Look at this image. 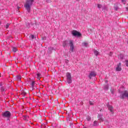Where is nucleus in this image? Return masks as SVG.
I'll use <instances>...</instances> for the list:
<instances>
[{
    "instance_id": "obj_9",
    "label": "nucleus",
    "mask_w": 128,
    "mask_h": 128,
    "mask_svg": "<svg viewBox=\"0 0 128 128\" xmlns=\"http://www.w3.org/2000/svg\"><path fill=\"white\" fill-rule=\"evenodd\" d=\"M98 118L100 122H104V118H102V115L101 114H98Z\"/></svg>"
},
{
    "instance_id": "obj_24",
    "label": "nucleus",
    "mask_w": 128,
    "mask_h": 128,
    "mask_svg": "<svg viewBox=\"0 0 128 128\" xmlns=\"http://www.w3.org/2000/svg\"><path fill=\"white\" fill-rule=\"evenodd\" d=\"M86 120L88 122H90V120H92V118H90V116H87L86 118Z\"/></svg>"
},
{
    "instance_id": "obj_2",
    "label": "nucleus",
    "mask_w": 128,
    "mask_h": 128,
    "mask_svg": "<svg viewBox=\"0 0 128 128\" xmlns=\"http://www.w3.org/2000/svg\"><path fill=\"white\" fill-rule=\"evenodd\" d=\"M125 98H127L128 100V91L124 90L123 92L120 95V98L124 100Z\"/></svg>"
},
{
    "instance_id": "obj_35",
    "label": "nucleus",
    "mask_w": 128,
    "mask_h": 128,
    "mask_svg": "<svg viewBox=\"0 0 128 128\" xmlns=\"http://www.w3.org/2000/svg\"><path fill=\"white\" fill-rule=\"evenodd\" d=\"M30 26V23H28L27 24V28H28Z\"/></svg>"
},
{
    "instance_id": "obj_16",
    "label": "nucleus",
    "mask_w": 128,
    "mask_h": 128,
    "mask_svg": "<svg viewBox=\"0 0 128 128\" xmlns=\"http://www.w3.org/2000/svg\"><path fill=\"white\" fill-rule=\"evenodd\" d=\"M88 42H84L82 43V46H86H86H88Z\"/></svg>"
},
{
    "instance_id": "obj_17",
    "label": "nucleus",
    "mask_w": 128,
    "mask_h": 128,
    "mask_svg": "<svg viewBox=\"0 0 128 128\" xmlns=\"http://www.w3.org/2000/svg\"><path fill=\"white\" fill-rule=\"evenodd\" d=\"M29 116H24V120H26V122H27V120H28Z\"/></svg>"
},
{
    "instance_id": "obj_36",
    "label": "nucleus",
    "mask_w": 128,
    "mask_h": 128,
    "mask_svg": "<svg viewBox=\"0 0 128 128\" xmlns=\"http://www.w3.org/2000/svg\"><path fill=\"white\" fill-rule=\"evenodd\" d=\"M112 56V52H110V56Z\"/></svg>"
},
{
    "instance_id": "obj_11",
    "label": "nucleus",
    "mask_w": 128,
    "mask_h": 128,
    "mask_svg": "<svg viewBox=\"0 0 128 128\" xmlns=\"http://www.w3.org/2000/svg\"><path fill=\"white\" fill-rule=\"evenodd\" d=\"M66 76L67 78V79L72 78V76L70 75V72L66 73Z\"/></svg>"
},
{
    "instance_id": "obj_44",
    "label": "nucleus",
    "mask_w": 128,
    "mask_h": 128,
    "mask_svg": "<svg viewBox=\"0 0 128 128\" xmlns=\"http://www.w3.org/2000/svg\"><path fill=\"white\" fill-rule=\"evenodd\" d=\"M78 2V0H76Z\"/></svg>"
},
{
    "instance_id": "obj_42",
    "label": "nucleus",
    "mask_w": 128,
    "mask_h": 128,
    "mask_svg": "<svg viewBox=\"0 0 128 128\" xmlns=\"http://www.w3.org/2000/svg\"><path fill=\"white\" fill-rule=\"evenodd\" d=\"M68 62V60H66V62Z\"/></svg>"
},
{
    "instance_id": "obj_5",
    "label": "nucleus",
    "mask_w": 128,
    "mask_h": 128,
    "mask_svg": "<svg viewBox=\"0 0 128 128\" xmlns=\"http://www.w3.org/2000/svg\"><path fill=\"white\" fill-rule=\"evenodd\" d=\"M72 34L74 36H78V38H80V36H82V34H80V32H78L76 30L72 31Z\"/></svg>"
},
{
    "instance_id": "obj_8",
    "label": "nucleus",
    "mask_w": 128,
    "mask_h": 128,
    "mask_svg": "<svg viewBox=\"0 0 128 128\" xmlns=\"http://www.w3.org/2000/svg\"><path fill=\"white\" fill-rule=\"evenodd\" d=\"M122 70V64L120 62L116 68V72H120Z\"/></svg>"
},
{
    "instance_id": "obj_1",
    "label": "nucleus",
    "mask_w": 128,
    "mask_h": 128,
    "mask_svg": "<svg viewBox=\"0 0 128 128\" xmlns=\"http://www.w3.org/2000/svg\"><path fill=\"white\" fill-rule=\"evenodd\" d=\"M34 0H26V2L24 5V6L28 12H30V8L32 6V4H34Z\"/></svg>"
},
{
    "instance_id": "obj_15",
    "label": "nucleus",
    "mask_w": 128,
    "mask_h": 128,
    "mask_svg": "<svg viewBox=\"0 0 128 128\" xmlns=\"http://www.w3.org/2000/svg\"><path fill=\"white\" fill-rule=\"evenodd\" d=\"M104 90H108V84L104 85Z\"/></svg>"
},
{
    "instance_id": "obj_6",
    "label": "nucleus",
    "mask_w": 128,
    "mask_h": 128,
    "mask_svg": "<svg viewBox=\"0 0 128 128\" xmlns=\"http://www.w3.org/2000/svg\"><path fill=\"white\" fill-rule=\"evenodd\" d=\"M70 50L73 52L74 50V42H72V40L70 41Z\"/></svg>"
},
{
    "instance_id": "obj_25",
    "label": "nucleus",
    "mask_w": 128,
    "mask_h": 128,
    "mask_svg": "<svg viewBox=\"0 0 128 128\" xmlns=\"http://www.w3.org/2000/svg\"><path fill=\"white\" fill-rule=\"evenodd\" d=\"M98 8H102V6L100 4H98Z\"/></svg>"
},
{
    "instance_id": "obj_33",
    "label": "nucleus",
    "mask_w": 128,
    "mask_h": 128,
    "mask_svg": "<svg viewBox=\"0 0 128 128\" xmlns=\"http://www.w3.org/2000/svg\"><path fill=\"white\" fill-rule=\"evenodd\" d=\"M102 10H106V6L102 7Z\"/></svg>"
},
{
    "instance_id": "obj_34",
    "label": "nucleus",
    "mask_w": 128,
    "mask_h": 128,
    "mask_svg": "<svg viewBox=\"0 0 128 128\" xmlns=\"http://www.w3.org/2000/svg\"><path fill=\"white\" fill-rule=\"evenodd\" d=\"M1 90L2 92H4V87H1Z\"/></svg>"
},
{
    "instance_id": "obj_29",
    "label": "nucleus",
    "mask_w": 128,
    "mask_h": 128,
    "mask_svg": "<svg viewBox=\"0 0 128 128\" xmlns=\"http://www.w3.org/2000/svg\"><path fill=\"white\" fill-rule=\"evenodd\" d=\"M89 104H90V106H93V104H94V102L92 101H90Z\"/></svg>"
},
{
    "instance_id": "obj_38",
    "label": "nucleus",
    "mask_w": 128,
    "mask_h": 128,
    "mask_svg": "<svg viewBox=\"0 0 128 128\" xmlns=\"http://www.w3.org/2000/svg\"><path fill=\"white\" fill-rule=\"evenodd\" d=\"M122 2H126V0H121Z\"/></svg>"
},
{
    "instance_id": "obj_22",
    "label": "nucleus",
    "mask_w": 128,
    "mask_h": 128,
    "mask_svg": "<svg viewBox=\"0 0 128 128\" xmlns=\"http://www.w3.org/2000/svg\"><path fill=\"white\" fill-rule=\"evenodd\" d=\"M34 84H36V82H32L31 86L32 88H34Z\"/></svg>"
},
{
    "instance_id": "obj_43",
    "label": "nucleus",
    "mask_w": 128,
    "mask_h": 128,
    "mask_svg": "<svg viewBox=\"0 0 128 128\" xmlns=\"http://www.w3.org/2000/svg\"><path fill=\"white\" fill-rule=\"evenodd\" d=\"M83 128H86V127H84Z\"/></svg>"
},
{
    "instance_id": "obj_27",
    "label": "nucleus",
    "mask_w": 128,
    "mask_h": 128,
    "mask_svg": "<svg viewBox=\"0 0 128 128\" xmlns=\"http://www.w3.org/2000/svg\"><path fill=\"white\" fill-rule=\"evenodd\" d=\"M120 60H124V55H122V54H120Z\"/></svg>"
},
{
    "instance_id": "obj_41",
    "label": "nucleus",
    "mask_w": 128,
    "mask_h": 128,
    "mask_svg": "<svg viewBox=\"0 0 128 128\" xmlns=\"http://www.w3.org/2000/svg\"><path fill=\"white\" fill-rule=\"evenodd\" d=\"M18 10H20V7H18Z\"/></svg>"
},
{
    "instance_id": "obj_26",
    "label": "nucleus",
    "mask_w": 128,
    "mask_h": 128,
    "mask_svg": "<svg viewBox=\"0 0 128 128\" xmlns=\"http://www.w3.org/2000/svg\"><path fill=\"white\" fill-rule=\"evenodd\" d=\"M110 92H111V94H114V89H111Z\"/></svg>"
},
{
    "instance_id": "obj_40",
    "label": "nucleus",
    "mask_w": 128,
    "mask_h": 128,
    "mask_svg": "<svg viewBox=\"0 0 128 128\" xmlns=\"http://www.w3.org/2000/svg\"><path fill=\"white\" fill-rule=\"evenodd\" d=\"M126 10L128 11V7H126Z\"/></svg>"
},
{
    "instance_id": "obj_4",
    "label": "nucleus",
    "mask_w": 128,
    "mask_h": 128,
    "mask_svg": "<svg viewBox=\"0 0 128 128\" xmlns=\"http://www.w3.org/2000/svg\"><path fill=\"white\" fill-rule=\"evenodd\" d=\"M106 106L108 108V110H110V112L112 114L114 113V107H112V106L110 104L109 102L107 103Z\"/></svg>"
},
{
    "instance_id": "obj_13",
    "label": "nucleus",
    "mask_w": 128,
    "mask_h": 128,
    "mask_svg": "<svg viewBox=\"0 0 128 128\" xmlns=\"http://www.w3.org/2000/svg\"><path fill=\"white\" fill-rule=\"evenodd\" d=\"M36 76H37L38 80H40V78H42V74L40 73H38L36 74Z\"/></svg>"
},
{
    "instance_id": "obj_19",
    "label": "nucleus",
    "mask_w": 128,
    "mask_h": 128,
    "mask_svg": "<svg viewBox=\"0 0 128 128\" xmlns=\"http://www.w3.org/2000/svg\"><path fill=\"white\" fill-rule=\"evenodd\" d=\"M68 84H72V78L67 79Z\"/></svg>"
},
{
    "instance_id": "obj_18",
    "label": "nucleus",
    "mask_w": 128,
    "mask_h": 128,
    "mask_svg": "<svg viewBox=\"0 0 128 128\" xmlns=\"http://www.w3.org/2000/svg\"><path fill=\"white\" fill-rule=\"evenodd\" d=\"M21 94L22 96H26V92H24V90L22 91L21 92Z\"/></svg>"
},
{
    "instance_id": "obj_45",
    "label": "nucleus",
    "mask_w": 128,
    "mask_h": 128,
    "mask_svg": "<svg viewBox=\"0 0 128 128\" xmlns=\"http://www.w3.org/2000/svg\"><path fill=\"white\" fill-rule=\"evenodd\" d=\"M0 86H2V84H0Z\"/></svg>"
},
{
    "instance_id": "obj_14",
    "label": "nucleus",
    "mask_w": 128,
    "mask_h": 128,
    "mask_svg": "<svg viewBox=\"0 0 128 128\" xmlns=\"http://www.w3.org/2000/svg\"><path fill=\"white\" fill-rule=\"evenodd\" d=\"M98 54H100V52H98V51L96 50H94V54L95 56H98Z\"/></svg>"
},
{
    "instance_id": "obj_3",
    "label": "nucleus",
    "mask_w": 128,
    "mask_h": 128,
    "mask_svg": "<svg viewBox=\"0 0 128 128\" xmlns=\"http://www.w3.org/2000/svg\"><path fill=\"white\" fill-rule=\"evenodd\" d=\"M2 116L4 118H10L12 116V114L9 111H6L2 114Z\"/></svg>"
},
{
    "instance_id": "obj_21",
    "label": "nucleus",
    "mask_w": 128,
    "mask_h": 128,
    "mask_svg": "<svg viewBox=\"0 0 128 128\" xmlns=\"http://www.w3.org/2000/svg\"><path fill=\"white\" fill-rule=\"evenodd\" d=\"M16 78L18 80H20L22 79V77L20 76H16Z\"/></svg>"
},
{
    "instance_id": "obj_28",
    "label": "nucleus",
    "mask_w": 128,
    "mask_h": 128,
    "mask_svg": "<svg viewBox=\"0 0 128 128\" xmlns=\"http://www.w3.org/2000/svg\"><path fill=\"white\" fill-rule=\"evenodd\" d=\"M114 8L115 10H118V6H114Z\"/></svg>"
},
{
    "instance_id": "obj_10",
    "label": "nucleus",
    "mask_w": 128,
    "mask_h": 128,
    "mask_svg": "<svg viewBox=\"0 0 128 128\" xmlns=\"http://www.w3.org/2000/svg\"><path fill=\"white\" fill-rule=\"evenodd\" d=\"M68 40H65L64 41L62 46L64 48H66V46H68Z\"/></svg>"
},
{
    "instance_id": "obj_20",
    "label": "nucleus",
    "mask_w": 128,
    "mask_h": 128,
    "mask_svg": "<svg viewBox=\"0 0 128 128\" xmlns=\"http://www.w3.org/2000/svg\"><path fill=\"white\" fill-rule=\"evenodd\" d=\"M48 50L49 52H52V50H53L54 48H53V47H50V48H48Z\"/></svg>"
},
{
    "instance_id": "obj_31",
    "label": "nucleus",
    "mask_w": 128,
    "mask_h": 128,
    "mask_svg": "<svg viewBox=\"0 0 128 128\" xmlns=\"http://www.w3.org/2000/svg\"><path fill=\"white\" fill-rule=\"evenodd\" d=\"M125 62L126 66H128V60H126Z\"/></svg>"
},
{
    "instance_id": "obj_30",
    "label": "nucleus",
    "mask_w": 128,
    "mask_h": 128,
    "mask_svg": "<svg viewBox=\"0 0 128 128\" xmlns=\"http://www.w3.org/2000/svg\"><path fill=\"white\" fill-rule=\"evenodd\" d=\"M10 26V24H7L5 26L6 28H8V27Z\"/></svg>"
},
{
    "instance_id": "obj_7",
    "label": "nucleus",
    "mask_w": 128,
    "mask_h": 128,
    "mask_svg": "<svg viewBox=\"0 0 128 128\" xmlns=\"http://www.w3.org/2000/svg\"><path fill=\"white\" fill-rule=\"evenodd\" d=\"M96 76V73L94 71H92L90 72L88 76L90 80H92V78H94Z\"/></svg>"
},
{
    "instance_id": "obj_32",
    "label": "nucleus",
    "mask_w": 128,
    "mask_h": 128,
    "mask_svg": "<svg viewBox=\"0 0 128 128\" xmlns=\"http://www.w3.org/2000/svg\"><path fill=\"white\" fill-rule=\"evenodd\" d=\"M31 38L32 40H34V35H31Z\"/></svg>"
},
{
    "instance_id": "obj_39",
    "label": "nucleus",
    "mask_w": 128,
    "mask_h": 128,
    "mask_svg": "<svg viewBox=\"0 0 128 128\" xmlns=\"http://www.w3.org/2000/svg\"><path fill=\"white\" fill-rule=\"evenodd\" d=\"M105 82H106V84H108V81L107 80H106L105 81Z\"/></svg>"
},
{
    "instance_id": "obj_23",
    "label": "nucleus",
    "mask_w": 128,
    "mask_h": 128,
    "mask_svg": "<svg viewBox=\"0 0 128 128\" xmlns=\"http://www.w3.org/2000/svg\"><path fill=\"white\" fill-rule=\"evenodd\" d=\"M12 50H13V52H16L18 51V49H16V48H13Z\"/></svg>"
},
{
    "instance_id": "obj_12",
    "label": "nucleus",
    "mask_w": 128,
    "mask_h": 128,
    "mask_svg": "<svg viewBox=\"0 0 128 128\" xmlns=\"http://www.w3.org/2000/svg\"><path fill=\"white\" fill-rule=\"evenodd\" d=\"M93 126H98V122L96 120H94L93 124Z\"/></svg>"
},
{
    "instance_id": "obj_37",
    "label": "nucleus",
    "mask_w": 128,
    "mask_h": 128,
    "mask_svg": "<svg viewBox=\"0 0 128 128\" xmlns=\"http://www.w3.org/2000/svg\"><path fill=\"white\" fill-rule=\"evenodd\" d=\"M42 40H46V37L42 38Z\"/></svg>"
}]
</instances>
